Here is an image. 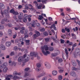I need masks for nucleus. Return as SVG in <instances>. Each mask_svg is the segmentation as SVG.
<instances>
[{"instance_id":"3","label":"nucleus","mask_w":80,"mask_h":80,"mask_svg":"<svg viewBox=\"0 0 80 80\" xmlns=\"http://www.w3.org/2000/svg\"><path fill=\"white\" fill-rule=\"evenodd\" d=\"M80 54V49L78 48H77L74 52V55L75 58H77V57Z\"/></svg>"},{"instance_id":"14","label":"nucleus","mask_w":80,"mask_h":80,"mask_svg":"<svg viewBox=\"0 0 80 80\" xmlns=\"http://www.w3.org/2000/svg\"><path fill=\"white\" fill-rule=\"evenodd\" d=\"M7 70H8L7 68L5 67L2 70V72L3 73H7Z\"/></svg>"},{"instance_id":"35","label":"nucleus","mask_w":80,"mask_h":80,"mask_svg":"<svg viewBox=\"0 0 80 80\" xmlns=\"http://www.w3.org/2000/svg\"><path fill=\"white\" fill-rule=\"evenodd\" d=\"M65 51L66 55H68V50H67V49L65 48Z\"/></svg>"},{"instance_id":"24","label":"nucleus","mask_w":80,"mask_h":80,"mask_svg":"<svg viewBox=\"0 0 80 80\" xmlns=\"http://www.w3.org/2000/svg\"><path fill=\"white\" fill-rule=\"evenodd\" d=\"M25 74L24 75V77L25 78H26L29 75V74L28 73H27V72H25Z\"/></svg>"},{"instance_id":"23","label":"nucleus","mask_w":80,"mask_h":80,"mask_svg":"<svg viewBox=\"0 0 80 80\" xmlns=\"http://www.w3.org/2000/svg\"><path fill=\"white\" fill-rule=\"evenodd\" d=\"M33 37V40H35V39L37 38V37H38V36L36 34H34Z\"/></svg>"},{"instance_id":"8","label":"nucleus","mask_w":80,"mask_h":80,"mask_svg":"<svg viewBox=\"0 0 80 80\" xmlns=\"http://www.w3.org/2000/svg\"><path fill=\"white\" fill-rule=\"evenodd\" d=\"M36 22L35 21H33L32 22V24H31V27H33V28H35V27H36Z\"/></svg>"},{"instance_id":"22","label":"nucleus","mask_w":80,"mask_h":80,"mask_svg":"<svg viewBox=\"0 0 80 80\" xmlns=\"http://www.w3.org/2000/svg\"><path fill=\"white\" fill-rule=\"evenodd\" d=\"M25 42L27 45H30V40H26Z\"/></svg>"},{"instance_id":"10","label":"nucleus","mask_w":80,"mask_h":80,"mask_svg":"<svg viewBox=\"0 0 80 80\" xmlns=\"http://www.w3.org/2000/svg\"><path fill=\"white\" fill-rule=\"evenodd\" d=\"M0 48L1 49H2V50H5L6 49L5 47L3 44H0Z\"/></svg>"},{"instance_id":"59","label":"nucleus","mask_w":80,"mask_h":80,"mask_svg":"<svg viewBox=\"0 0 80 80\" xmlns=\"http://www.w3.org/2000/svg\"><path fill=\"white\" fill-rule=\"evenodd\" d=\"M76 61L77 62H78V65H79V66H80V62L79 60H77Z\"/></svg>"},{"instance_id":"64","label":"nucleus","mask_w":80,"mask_h":80,"mask_svg":"<svg viewBox=\"0 0 80 80\" xmlns=\"http://www.w3.org/2000/svg\"><path fill=\"white\" fill-rule=\"evenodd\" d=\"M36 26H37V27H40V24L39 23H37L36 24Z\"/></svg>"},{"instance_id":"25","label":"nucleus","mask_w":80,"mask_h":80,"mask_svg":"<svg viewBox=\"0 0 80 80\" xmlns=\"http://www.w3.org/2000/svg\"><path fill=\"white\" fill-rule=\"evenodd\" d=\"M20 78L18 76H14L13 77V79H15L16 80V79H20Z\"/></svg>"},{"instance_id":"28","label":"nucleus","mask_w":80,"mask_h":80,"mask_svg":"<svg viewBox=\"0 0 80 80\" xmlns=\"http://www.w3.org/2000/svg\"><path fill=\"white\" fill-rule=\"evenodd\" d=\"M38 54L37 53L36 54V56H35V57H37L38 60H40V57L38 56Z\"/></svg>"},{"instance_id":"38","label":"nucleus","mask_w":80,"mask_h":80,"mask_svg":"<svg viewBox=\"0 0 80 80\" xmlns=\"http://www.w3.org/2000/svg\"><path fill=\"white\" fill-rule=\"evenodd\" d=\"M43 16H42V15H40L39 16L38 18V19H39V20H42V18H43Z\"/></svg>"},{"instance_id":"44","label":"nucleus","mask_w":80,"mask_h":80,"mask_svg":"<svg viewBox=\"0 0 80 80\" xmlns=\"http://www.w3.org/2000/svg\"><path fill=\"white\" fill-rule=\"evenodd\" d=\"M27 34H28V30H26L24 31V34L27 35Z\"/></svg>"},{"instance_id":"52","label":"nucleus","mask_w":80,"mask_h":80,"mask_svg":"<svg viewBox=\"0 0 80 80\" xmlns=\"http://www.w3.org/2000/svg\"><path fill=\"white\" fill-rule=\"evenodd\" d=\"M23 38H19V41H20V42H23Z\"/></svg>"},{"instance_id":"50","label":"nucleus","mask_w":80,"mask_h":80,"mask_svg":"<svg viewBox=\"0 0 80 80\" xmlns=\"http://www.w3.org/2000/svg\"><path fill=\"white\" fill-rule=\"evenodd\" d=\"M8 62H9V65L11 66V65H12V61L11 60H9Z\"/></svg>"},{"instance_id":"5","label":"nucleus","mask_w":80,"mask_h":80,"mask_svg":"<svg viewBox=\"0 0 80 80\" xmlns=\"http://www.w3.org/2000/svg\"><path fill=\"white\" fill-rule=\"evenodd\" d=\"M29 59H30L29 57L27 56L24 59V62H21L22 63V66H24V65H25V63L28 62V61H29Z\"/></svg>"},{"instance_id":"32","label":"nucleus","mask_w":80,"mask_h":80,"mask_svg":"<svg viewBox=\"0 0 80 80\" xmlns=\"http://www.w3.org/2000/svg\"><path fill=\"white\" fill-rule=\"evenodd\" d=\"M24 18L28 19V15L26 14H24Z\"/></svg>"},{"instance_id":"39","label":"nucleus","mask_w":80,"mask_h":80,"mask_svg":"<svg viewBox=\"0 0 80 80\" xmlns=\"http://www.w3.org/2000/svg\"><path fill=\"white\" fill-rule=\"evenodd\" d=\"M53 50H54V49L53 48L51 47H50L49 48L50 51H51V52H52L53 51Z\"/></svg>"},{"instance_id":"63","label":"nucleus","mask_w":80,"mask_h":80,"mask_svg":"<svg viewBox=\"0 0 80 80\" xmlns=\"http://www.w3.org/2000/svg\"><path fill=\"white\" fill-rule=\"evenodd\" d=\"M1 23L2 24H5V22H4V21L2 19L1 22Z\"/></svg>"},{"instance_id":"9","label":"nucleus","mask_w":80,"mask_h":80,"mask_svg":"<svg viewBox=\"0 0 80 80\" xmlns=\"http://www.w3.org/2000/svg\"><path fill=\"white\" fill-rule=\"evenodd\" d=\"M45 65L46 67L47 68H51V66L50 65V64L48 62H45Z\"/></svg>"},{"instance_id":"18","label":"nucleus","mask_w":80,"mask_h":80,"mask_svg":"<svg viewBox=\"0 0 80 80\" xmlns=\"http://www.w3.org/2000/svg\"><path fill=\"white\" fill-rule=\"evenodd\" d=\"M63 62V59L62 58H59L58 60V62L59 63H60Z\"/></svg>"},{"instance_id":"19","label":"nucleus","mask_w":80,"mask_h":80,"mask_svg":"<svg viewBox=\"0 0 80 80\" xmlns=\"http://www.w3.org/2000/svg\"><path fill=\"white\" fill-rule=\"evenodd\" d=\"M37 7V8L38 9H42V6L41 5H40V4H38L36 5Z\"/></svg>"},{"instance_id":"42","label":"nucleus","mask_w":80,"mask_h":80,"mask_svg":"<svg viewBox=\"0 0 80 80\" xmlns=\"http://www.w3.org/2000/svg\"><path fill=\"white\" fill-rule=\"evenodd\" d=\"M61 41V43H64V42H65V41L62 39H60Z\"/></svg>"},{"instance_id":"30","label":"nucleus","mask_w":80,"mask_h":80,"mask_svg":"<svg viewBox=\"0 0 80 80\" xmlns=\"http://www.w3.org/2000/svg\"><path fill=\"white\" fill-rule=\"evenodd\" d=\"M71 35H72V37H73V39H75L76 38V35L75 34L72 33Z\"/></svg>"},{"instance_id":"56","label":"nucleus","mask_w":80,"mask_h":80,"mask_svg":"<svg viewBox=\"0 0 80 80\" xmlns=\"http://www.w3.org/2000/svg\"><path fill=\"white\" fill-rule=\"evenodd\" d=\"M14 49L15 51H17L18 50V48L17 46H15L14 48Z\"/></svg>"},{"instance_id":"53","label":"nucleus","mask_w":80,"mask_h":80,"mask_svg":"<svg viewBox=\"0 0 80 80\" xmlns=\"http://www.w3.org/2000/svg\"><path fill=\"white\" fill-rule=\"evenodd\" d=\"M40 31L41 32H44V31H45V28H42L40 30Z\"/></svg>"},{"instance_id":"6","label":"nucleus","mask_w":80,"mask_h":80,"mask_svg":"<svg viewBox=\"0 0 80 80\" xmlns=\"http://www.w3.org/2000/svg\"><path fill=\"white\" fill-rule=\"evenodd\" d=\"M4 13L5 16L7 17H9V14H8V10H5L4 11Z\"/></svg>"},{"instance_id":"48","label":"nucleus","mask_w":80,"mask_h":80,"mask_svg":"<svg viewBox=\"0 0 80 80\" xmlns=\"http://www.w3.org/2000/svg\"><path fill=\"white\" fill-rule=\"evenodd\" d=\"M53 29L54 30H57V28H56V27H55V24H53Z\"/></svg>"},{"instance_id":"27","label":"nucleus","mask_w":80,"mask_h":80,"mask_svg":"<svg viewBox=\"0 0 80 80\" xmlns=\"http://www.w3.org/2000/svg\"><path fill=\"white\" fill-rule=\"evenodd\" d=\"M4 29V26L2 24H0V30H2Z\"/></svg>"},{"instance_id":"37","label":"nucleus","mask_w":80,"mask_h":80,"mask_svg":"<svg viewBox=\"0 0 80 80\" xmlns=\"http://www.w3.org/2000/svg\"><path fill=\"white\" fill-rule=\"evenodd\" d=\"M17 72L16 71H14L13 72V75H14V76H16V75H17Z\"/></svg>"},{"instance_id":"41","label":"nucleus","mask_w":80,"mask_h":80,"mask_svg":"<svg viewBox=\"0 0 80 80\" xmlns=\"http://www.w3.org/2000/svg\"><path fill=\"white\" fill-rule=\"evenodd\" d=\"M3 65L4 67H7L8 65V63L7 62H5L3 64Z\"/></svg>"},{"instance_id":"12","label":"nucleus","mask_w":80,"mask_h":80,"mask_svg":"<svg viewBox=\"0 0 80 80\" xmlns=\"http://www.w3.org/2000/svg\"><path fill=\"white\" fill-rule=\"evenodd\" d=\"M8 35L10 36V37H12V30L11 29H9L8 32Z\"/></svg>"},{"instance_id":"46","label":"nucleus","mask_w":80,"mask_h":80,"mask_svg":"<svg viewBox=\"0 0 80 80\" xmlns=\"http://www.w3.org/2000/svg\"><path fill=\"white\" fill-rule=\"evenodd\" d=\"M72 64L73 66H76V63H75V62H73V61H72Z\"/></svg>"},{"instance_id":"45","label":"nucleus","mask_w":80,"mask_h":80,"mask_svg":"<svg viewBox=\"0 0 80 80\" xmlns=\"http://www.w3.org/2000/svg\"><path fill=\"white\" fill-rule=\"evenodd\" d=\"M18 12H15L14 11V13H13V14L14 15H18Z\"/></svg>"},{"instance_id":"4","label":"nucleus","mask_w":80,"mask_h":80,"mask_svg":"<svg viewBox=\"0 0 80 80\" xmlns=\"http://www.w3.org/2000/svg\"><path fill=\"white\" fill-rule=\"evenodd\" d=\"M18 17L20 20L19 21L20 22H22L21 20H22L23 18V14L22 13H18Z\"/></svg>"},{"instance_id":"43","label":"nucleus","mask_w":80,"mask_h":80,"mask_svg":"<svg viewBox=\"0 0 80 80\" xmlns=\"http://www.w3.org/2000/svg\"><path fill=\"white\" fill-rule=\"evenodd\" d=\"M72 70H74V71H76L77 70V68H76L74 67H72Z\"/></svg>"},{"instance_id":"13","label":"nucleus","mask_w":80,"mask_h":80,"mask_svg":"<svg viewBox=\"0 0 80 80\" xmlns=\"http://www.w3.org/2000/svg\"><path fill=\"white\" fill-rule=\"evenodd\" d=\"M5 8V6L2 3H0V10H2V8L3 9Z\"/></svg>"},{"instance_id":"20","label":"nucleus","mask_w":80,"mask_h":80,"mask_svg":"<svg viewBox=\"0 0 80 80\" xmlns=\"http://www.w3.org/2000/svg\"><path fill=\"white\" fill-rule=\"evenodd\" d=\"M6 45L7 47H10L11 45V42H7L6 43Z\"/></svg>"},{"instance_id":"58","label":"nucleus","mask_w":80,"mask_h":80,"mask_svg":"<svg viewBox=\"0 0 80 80\" xmlns=\"http://www.w3.org/2000/svg\"><path fill=\"white\" fill-rule=\"evenodd\" d=\"M3 67H4V66H3V65H1L0 66V68L1 69H2V68H3Z\"/></svg>"},{"instance_id":"62","label":"nucleus","mask_w":80,"mask_h":80,"mask_svg":"<svg viewBox=\"0 0 80 80\" xmlns=\"http://www.w3.org/2000/svg\"><path fill=\"white\" fill-rule=\"evenodd\" d=\"M8 25L9 27H11L12 26V25L11 23H9L8 24Z\"/></svg>"},{"instance_id":"57","label":"nucleus","mask_w":80,"mask_h":80,"mask_svg":"<svg viewBox=\"0 0 80 80\" xmlns=\"http://www.w3.org/2000/svg\"><path fill=\"white\" fill-rule=\"evenodd\" d=\"M20 32L21 33H22V34H23V33H24V31H23V30H20Z\"/></svg>"},{"instance_id":"33","label":"nucleus","mask_w":80,"mask_h":80,"mask_svg":"<svg viewBox=\"0 0 80 80\" xmlns=\"http://www.w3.org/2000/svg\"><path fill=\"white\" fill-rule=\"evenodd\" d=\"M65 31H67L68 33H69L70 32V29H68V28H65Z\"/></svg>"},{"instance_id":"60","label":"nucleus","mask_w":80,"mask_h":80,"mask_svg":"<svg viewBox=\"0 0 80 80\" xmlns=\"http://www.w3.org/2000/svg\"><path fill=\"white\" fill-rule=\"evenodd\" d=\"M77 45V43H75V44H73L72 45V47L74 48V47H76Z\"/></svg>"},{"instance_id":"11","label":"nucleus","mask_w":80,"mask_h":80,"mask_svg":"<svg viewBox=\"0 0 80 80\" xmlns=\"http://www.w3.org/2000/svg\"><path fill=\"white\" fill-rule=\"evenodd\" d=\"M36 54L37 52H31L30 53V56L32 57L33 56H34V57H35Z\"/></svg>"},{"instance_id":"2","label":"nucleus","mask_w":80,"mask_h":80,"mask_svg":"<svg viewBox=\"0 0 80 80\" xmlns=\"http://www.w3.org/2000/svg\"><path fill=\"white\" fill-rule=\"evenodd\" d=\"M27 57V54H25L23 57L20 56V57L18 60V62H20V63H22V62H23L25 61V58Z\"/></svg>"},{"instance_id":"7","label":"nucleus","mask_w":80,"mask_h":80,"mask_svg":"<svg viewBox=\"0 0 80 80\" xmlns=\"http://www.w3.org/2000/svg\"><path fill=\"white\" fill-rule=\"evenodd\" d=\"M70 75L72 77H75L76 76V73L75 72L73 71H72L70 72Z\"/></svg>"},{"instance_id":"54","label":"nucleus","mask_w":80,"mask_h":80,"mask_svg":"<svg viewBox=\"0 0 80 80\" xmlns=\"http://www.w3.org/2000/svg\"><path fill=\"white\" fill-rule=\"evenodd\" d=\"M59 80H61L62 79V76H59L58 77Z\"/></svg>"},{"instance_id":"29","label":"nucleus","mask_w":80,"mask_h":80,"mask_svg":"<svg viewBox=\"0 0 80 80\" xmlns=\"http://www.w3.org/2000/svg\"><path fill=\"white\" fill-rule=\"evenodd\" d=\"M58 55L57 53H52L51 54L52 56L53 57H56V56H57Z\"/></svg>"},{"instance_id":"40","label":"nucleus","mask_w":80,"mask_h":80,"mask_svg":"<svg viewBox=\"0 0 80 80\" xmlns=\"http://www.w3.org/2000/svg\"><path fill=\"white\" fill-rule=\"evenodd\" d=\"M23 21L24 23H26L27 22V19L24 18L23 19Z\"/></svg>"},{"instance_id":"15","label":"nucleus","mask_w":80,"mask_h":80,"mask_svg":"<svg viewBox=\"0 0 80 80\" xmlns=\"http://www.w3.org/2000/svg\"><path fill=\"white\" fill-rule=\"evenodd\" d=\"M45 74V73L43 72L42 73H41L39 76H38L37 77L38 78H40V77H43V76H44Z\"/></svg>"},{"instance_id":"21","label":"nucleus","mask_w":80,"mask_h":80,"mask_svg":"<svg viewBox=\"0 0 80 80\" xmlns=\"http://www.w3.org/2000/svg\"><path fill=\"white\" fill-rule=\"evenodd\" d=\"M17 64V63L14 62V61H13L12 62V64L11 65V66H14V67L16 66V65Z\"/></svg>"},{"instance_id":"51","label":"nucleus","mask_w":80,"mask_h":80,"mask_svg":"<svg viewBox=\"0 0 80 80\" xmlns=\"http://www.w3.org/2000/svg\"><path fill=\"white\" fill-rule=\"evenodd\" d=\"M49 38H46L45 39V40L46 42H48L49 41Z\"/></svg>"},{"instance_id":"47","label":"nucleus","mask_w":80,"mask_h":80,"mask_svg":"<svg viewBox=\"0 0 80 80\" xmlns=\"http://www.w3.org/2000/svg\"><path fill=\"white\" fill-rule=\"evenodd\" d=\"M37 66L38 68H40L41 67V65L40 63H37Z\"/></svg>"},{"instance_id":"26","label":"nucleus","mask_w":80,"mask_h":80,"mask_svg":"<svg viewBox=\"0 0 80 80\" xmlns=\"http://www.w3.org/2000/svg\"><path fill=\"white\" fill-rule=\"evenodd\" d=\"M13 18L14 19V20H16L17 22H18V21H19V20L17 19V18L16 15H14V17H13Z\"/></svg>"},{"instance_id":"17","label":"nucleus","mask_w":80,"mask_h":80,"mask_svg":"<svg viewBox=\"0 0 80 80\" xmlns=\"http://www.w3.org/2000/svg\"><path fill=\"white\" fill-rule=\"evenodd\" d=\"M35 32L38 36L39 37L40 35V32L37 31H35Z\"/></svg>"},{"instance_id":"55","label":"nucleus","mask_w":80,"mask_h":80,"mask_svg":"<svg viewBox=\"0 0 80 80\" xmlns=\"http://www.w3.org/2000/svg\"><path fill=\"white\" fill-rule=\"evenodd\" d=\"M47 77H45L43 78L42 80H47Z\"/></svg>"},{"instance_id":"49","label":"nucleus","mask_w":80,"mask_h":80,"mask_svg":"<svg viewBox=\"0 0 80 80\" xmlns=\"http://www.w3.org/2000/svg\"><path fill=\"white\" fill-rule=\"evenodd\" d=\"M14 52H11L10 54V55H11V56H13V55H14Z\"/></svg>"},{"instance_id":"31","label":"nucleus","mask_w":80,"mask_h":80,"mask_svg":"<svg viewBox=\"0 0 80 80\" xmlns=\"http://www.w3.org/2000/svg\"><path fill=\"white\" fill-rule=\"evenodd\" d=\"M43 34L44 36H48V32H47L45 31L43 33Z\"/></svg>"},{"instance_id":"1","label":"nucleus","mask_w":80,"mask_h":80,"mask_svg":"<svg viewBox=\"0 0 80 80\" xmlns=\"http://www.w3.org/2000/svg\"><path fill=\"white\" fill-rule=\"evenodd\" d=\"M42 50V52L44 55L47 56L48 54H50V52L47 50H48V47L47 45H45L43 47H42L41 48Z\"/></svg>"},{"instance_id":"34","label":"nucleus","mask_w":80,"mask_h":80,"mask_svg":"<svg viewBox=\"0 0 80 80\" xmlns=\"http://www.w3.org/2000/svg\"><path fill=\"white\" fill-rule=\"evenodd\" d=\"M30 70V68H27L25 69V72H27L28 71Z\"/></svg>"},{"instance_id":"61","label":"nucleus","mask_w":80,"mask_h":80,"mask_svg":"<svg viewBox=\"0 0 80 80\" xmlns=\"http://www.w3.org/2000/svg\"><path fill=\"white\" fill-rule=\"evenodd\" d=\"M20 28V27H18V28H14V29L16 30H19V28Z\"/></svg>"},{"instance_id":"16","label":"nucleus","mask_w":80,"mask_h":80,"mask_svg":"<svg viewBox=\"0 0 80 80\" xmlns=\"http://www.w3.org/2000/svg\"><path fill=\"white\" fill-rule=\"evenodd\" d=\"M57 74V71H53L52 72V75L55 76Z\"/></svg>"},{"instance_id":"36","label":"nucleus","mask_w":80,"mask_h":80,"mask_svg":"<svg viewBox=\"0 0 80 80\" xmlns=\"http://www.w3.org/2000/svg\"><path fill=\"white\" fill-rule=\"evenodd\" d=\"M14 12L15 10H13L12 9H11V10L10 11V13H13H13H14Z\"/></svg>"}]
</instances>
